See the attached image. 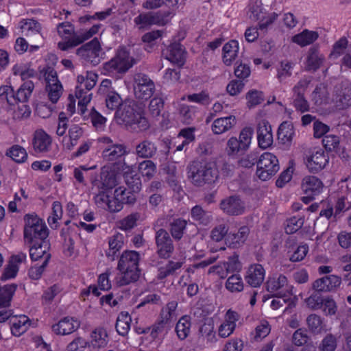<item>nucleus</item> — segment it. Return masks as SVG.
Segmentation results:
<instances>
[{
    "label": "nucleus",
    "mask_w": 351,
    "mask_h": 351,
    "mask_svg": "<svg viewBox=\"0 0 351 351\" xmlns=\"http://www.w3.org/2000/svg\"><path fill=\"white\" fill-rule=\"evenodd\" d=\"M187 177L196 186L215 183L219 177L216 165L212 162L193 160L187 167Z\"/></svg>",
    "instance_id": "1"
},
{
    "label": "nucleus",
    "mask_w": 351,
    "mask_h": 351,
    "mask_svg": "<svg viewBox=\"0 0 351 351\" xmlns=\"http://www.w3.org/2000/svg\"><path fill=\"white\" fill-rule=\"evenodd\" d=\"M114 119L119 125L130 127L136 125L141 131L149 128V122L145 117L143 110L134 101L122 104L117 110Z\"/></svg>",
    "instance_id": "2"
},
{
    "label": "nucleus",
    "mask_w": 351,
    "mask_h": 351,
    "mask_svg": "<svg viewBox=\"0 0 351 351\" xmlns=\"http://www.w3.org/2000/svg\"><path fill=\"white\" fill-rule=\"evenodd\" d=\"M139 254L136 251H124L118 263L117 269L122 276L118 281L120 286H124L136 282L141 275L138 268Z\"/></svg>",
    "instance_id": "3"
},
{
    "label": "nucleus",
    "mask_w": 351,
    "mask_h": 351,
    "mask_svg": "<svg viewBox=\"0 0 351 351\" xmlns=\"http://www.w3.org/2000/svg\"><path fill=\"white\" fill-rule=\"evenodd\" d=\"M135 63V59L130 56L128 51L120 49L114 58L104 64V70L109 75L123 74Z\"/></svg>",
    "instance_id": "4"
},
{
    "label": "nucleus",
    "mask_w": 351,
    "mask_h": 351,
    "mask_svg": "<svg viewBox=\"0 0 351 351\" xmlns=\"http://www.w3.org/2000/svg\"><path fill=\"white\" fill-rule=\"evenodd\" d=\"M135 63V59L130 56L128 51L120 49L114 58L104 64V70L109 75L123 74Z\"/></svg>",
    "instance_id": "5"
},
{
    "label": "nucleus",
    "mask_w": 351,
    "mask_h": 351,
    "mask_svg": "<svg viewBox=\"0 0 351 351\" xmlns=\"http://www.w3.org/2000/svg\"><path fill=\"white\" fill-rule=\"evenodd\" d=\"M47 228L42 219L36 215L25 216V226L24 230L25 239L29 242L34 240L43 241L47 237Z\"/></svg>",
    "instance_id": "6"
},
{
    "label": "nucleus",
    "mask_w": 351,
    "mask_h": 351,
    "mask_svg": "<svg viewBox=\"0 0 351 351\" xmlns=\"http://www.w3.org/2000/svg\"><path fill=\"white\" fill-rule=\"evenodd\" d=\"M279 169L277 157L270 152H265L257 162L256 175L261 180L266 181L274 176Z\"/></svg>",
    "instance_id": "7"
},
{
    "label": "nucleus",
    "mask_w": 351,
    "mask_h": 351,
    "mask_svg": "<svg viewBox=\"0 0 351 351\" xmlns=\"http://www.w3.org/2000/svg\"><path fill=\"white\" fill-rule=\"evenodd\" d=\"M134 90L137 98L147 100L153 95L155 84L147 75L136 73L134 75Z\"/></svg>",
    "instance_id": "8"
},
{
    "label": "nucleus",
    "mask_w": 351,
    "mask_h": 351,
    "mask_svg": "<svg viewBox=\"0 0 351 351\" xmlns=\"http://www.w3.org/2000/svg\"><path fill=\"white\" fill-rule=\"evenodd\" d=\"M101 47L99 41L97 38L83 45L76 51V53L82 56L86 62L93 66L99 64L101 58L100 53Z\"/></svg>",
    "instance_id": "9"
},
{
    "label": "nucleus",
    "mask_w": 351,
    "mask_h": 351,
    "mask_svg": "<svg viewBox=\"0 0 351 351\" xmlns=\"http://www.w3.org/2000/svg\"><path fill=\"white\" fill-rule=\"evenodd\" d=\"M155 240L159 257L169 258L174 251V245L169 232L163 228H160L156 232Z\"/></svg>",
    "instance_id": "10"
},
{
    "label": "nucleus",
    "mask_w": 351,
    "mask_h": 351,
    "mask_svg": "<svg viewBox=\"0 0 351 351\" xmlns=\"http://www.w3.org/2000/svg\"><path fill=\"white\" fill-rule=\"evenodd\" d=\"M220 209L230 216L242 215L245 211V203L239 195H231L223 199L219 204Z\"/></svg>",
    "instance_id": "11"
},
{
    "label": "nucleus",
    "mask_w": 351,
    "mask_h": 351,
    "mask_svg": "<svg viewBox=\"0 0 351 351\" xmlns=\"http://www.w3.org/2000/svg\"><path fill=\"white\" fill-rule=\"evenodd\" d=\"M341 284V278L337 275H326L315 280L312 289L324 293L336 291Z\"/></svg>",
    "instance_id": "12"
},
{
    "label": "nucleus",
    "mask_w": 351,
    "mask_h": 351,
    "mask_svg": "<svg viewBox=\"0 0 351 351\" xmlns=\"http://www.w3.org/2000/svg\"><path fill=\"white\" fill-rule=\"evenodd\" d=\"M267 290L276 293V297H287L290 294V287L285 276L278 275L269 278L266 282Z\"/></svg>",
    "instance_id": "13"
},
{
    "label": "nucleus",
    "mask_w": 351,
    "mask_h": 351,
    "mask_svg": "<svg viewBox=\"0 0 351 351\" xmlns=\"http://www.w3.org/2000/svg\"><path fill=\"white\" fill-rule=\"evenodd\" d=\"M257 140L258 146L262 149L269 147L273 143L271 126L265 120H260L256 125Z\"/></svg>",
    "instance_id": "14"
},
{
    "label": "nucleus",
    "mask_w": 351,
    "mask_h": 351,
    "mask_svg": "<svg viewBox=\"0 0 351 351\" xmlns=\"http://www.w3.org/2000/svg\"><path fill=\"white\" fill-rule=\"evenodd\" d=\"M31 320L25 315H15L10 318V330L12 335L20 337L27 331Z\"/></svg>",
    "instance_id": "15"
},
{
    "label": "nucleus",
    "mask_w": 351,
    "mask_h": 351,
    "mask_svg": "<svg viewBox=\"0 0 351 351\" xmlns=\"http://www.w3.org/2000/svg\"><path fill=\"white\" fill-rule=\"evenodd\" d=\"M167 16L160 12L141 14L134 19V22L137 25H141L140 28L152 25H164L167 23L165 19Z\"/></svg>",
    "instance_id": "16"
},
{
    "label": "nucleus",
    "mask_w": 351,
    "mask_h": 351,
    "mask_svg": "<svg viewBox=\"0 0 351 351\" xmlns=\"http://www.w3.org/2000/svg\"><path fill=\"white\" fill-rule=\"evenodd\" d=\"M49 245L47 241H40L39 243L34 244L29 249V255L33 261H40L47 265L50 258L49 253Z\"/></svg>",
    "instance_id": "17"
},
{
    "label": "nucleus",
    "mask_w": 351,
    "mask_h": 351,
    "mask_svg": "<svg viewBox=\"0 0 351 351\" xmlns=\"http://www.w3.org/2000/svg\"><path fill=\"white\" fill-rule=\"evenodd\" d=\"M26 258V254L24 253H19L12 256L1 276V279L6 280L15 278L21 265L25 262Z\"/></svg>",
    "instance_id": "18"
},
{
    "label": "nucleus",
    "mask_w": 351,
    "mask_h": 351,
    "mask_svg": "<svg viewBox=\"0 0 351 351\" xmlns=\"http://www.w3.org/2000/svg\"><path fill=\"white\" fill-rule=\"evenodd\" d=\"M95 84L96 83L93 81L86 79L84 87L86 91H84L82 88H80L79 86L76 87L75 97L78 99V107L81 114H84L86 110V105L91 100V94L88 93V91L91 90Z\"/></svg>",
    "instance_id": "19"
},
{
    "label": "nucleus",
    "mask_w": 351,
    "mask_h": 351,
    "mask_svg": "<svg viewBox=\"0 0 351 351\" xmlns=\"http://www.w3.org/2000/svg\"><path fill=\"white\" fill-rule=\"evenodd\" d=\"M328 162V156L323 151H317L306 158V165L311 172L317 173Z\"/></svg>",
    "instance_id": "20"
},
{
    "label": "nucleus",
    "mask_w": 351,
    "mask_h": 351,
    "mask_svg": "<svg viewBox=\"0 0 351 351\" xmlns=\"http://www.w3.org/2000/svg\"><path fill=\"white\" fill-rule=\"evenodd\" d=\"M157 152L158 147L156 143L147 138L139 142L135 147V154L143 159L153 158Z\"/></svg>",
    "instance_id": "21"
},
{
    "label": "nucleus",
    "mask_w": 351,
    "mask_h": 351,
    "mask_svg": "<svg viewBox=\"0 0 351 351\" xmlns=\"http://www.w3.org/2000/svg\"><path fill=\"white\" fill-rule=\"evenodd\" d=\"M34 89V84L31 81L26 82L21 85L18 90L15 98L16 104L17 101L21 102L22 104L19 108L25 109L24 112L22 114L23 117H28L30 114V110L28 106L24 103L27 101L30 97Z\"/></svg>",
    "instance_id": "22"
},
{
    "label": "nucleus",
    "mask_w": 351,
    "mask_h": 351,
    "mask_svg": "<svg viewBox=\"0 0 351 351\" xmlns=\"http://www.w3.org/2000/svg\"><path fill=\"white\" fill-rule=\"evenodd\" d=\"M33 148L36 153H45L49 150L51 138L45 131H36L33 139Z\"/></svg>",
    "instance_id": "23"
},
{
    "label": "nucleus",
    "mask_w": 351,
    "mask_h": 351,
    "mask_svg": "<svg viewBox=\"0 0 351 351\" xmlns=\"http://www.w3.org/2000/svg\"><path fill=\"white\" fill-rule=\"evenodd\" d=\"M91 340L88 343L89 347L98 350L101 348H104L108 342V335L105 328L102 327L96 328L90 334Z\"/></svg>",
    "instance_id": "24"
},
{
    "label": "nucleus",
    "mask_w": 351,
    "mask_h": 351,
    "mask_svg": "<svg viewBox=\"0 0 351 351\" xmlns=\"http://www.w3.org/2000/svg\"><path fill=\"white\" fill-rule=\"evenodd\" d=\"M265 269L260 264L252 265L246 276L247 282L253 287H259L265 278Z\"/></svg>",
    "instance_id": "25"
},
{
    "label": "nucleus",
    "mask_w": 351,
    "mask_h": 351,
    "mask_svg": "<svg viewBox=\"0 0 351 351\" xmlns=\"http://www.w3.org/2000/svg\"><path fill=\"white\" fill-rule=\"evenodd\" d=\"M250 230L247 226L241 227L237 232H230L226 235V243L232 248L241 246L246 241Z\"/></svg>",
    "instance_id": "26"
},
{
    "label": "nucleus",
    "mask_w": 351,
    "mask_h": 351,
    "mask_svg": "<svg viewBox=\"0 0 351 351\" xmlns=\"http://www.w3.org/2000/svg\"><path fill=\"white\" fill-rule=\"evenodd\" d=\"M302 189L304 194H319L323 188L322 182L316 176H305L302 182Z\"/></svg>",
    "instance_id": "27"
},
{
    "label": "nucleus",
    "mask_w": 351,
    "mask_h": 351,
    "mask_svg": "<svg viewBox=\"0 0 351 351\" xmlns=\"http://www.w3.org/2000/svg\"><path fill=\"white\" fill-rule=\"evenodd\" d=\"M324 56L321 54L317 47H311L306 58V69L308 71H316L323 64Z\"/></svg>",
    "instance_id": "28"
},
{
    "label": "nucleus",
    "mask_w": 351,
    "mask_h": 351,
    "mask_svg": "<svg viewBox=\"0 0 351 351\" xmlns=\"http://www.w3.org/2000/svg\"><path fill=\"white\" fill-rule=\"evenodd\" d=\"M237 123L234 116L218 118L212 124V131L215 134H221L230 130Z\"/></svg>",
    "instance_id": "29"
},
{
    "label": "nucleus",
    "mask_w": 351,
    "mask_h": 351,
    "mask_svg": "<svg viewBox=\"0 0 351 351\" xmlns=\"http://www.w3.org/2000/svg\"><path fill=\"white\" fill-rule=\"evenodd\" d=\"M306 326L310 333L314 335H320L326 331V324L321 316L312 313L306 319Z\"/></svg>",
    "instance_id": "30"
},
{
    "label": "nucleus",
    "mask_w": 351,
    "mask_h": 351,
    "mask_svg": "<svg viewBox=\"0 0 351 351\" xmlns=\"http://www.w3.org/2000/svg\"><path fill=\"white\" fill-rule=\"evenodd\" d=\"M167 59L171 62L183 64L184 61V49L178 43H172L167 49Z\"/></svg>",
    "instance_id": "31"
},
{
    "label": "nucleus",
    "mask_w": 351,
    "mask_h": 351,
    "mask_svg": "<svg viewBox=\"0 0 351 351\" xmlns=\"http://www.w3.org/2000/svg\"><path fill=\"white\" fill-rule=\"evenodd\" d=\"M239 52V43L236 40H231L223 47V61L227 66L232 64L237 57Z\"/></svg>",
    "instance_id": "32"
},
{
    "label": "nucleus",
    "mask_w": 351,
    "mask_h": 351,
    "mask_svg": "<svg viewBox=\"0 0 351 351\" xmlns=\"http://www.w3.org/2000/svg\"><path fill=\"white\" fill-rule=\"evenodd\" d=\"M191 215L193 220L203 226L209 225L213 220L211 213L204 210L199 205H196L192 208Z\"/></svg>",
    "instance_id": "33"
},
{
    "label": "nucleus",
    "mask_w": 351,
    "mask_h": 351,
    "mask_svg": "<svg viewBox=\"0 0 351 351\" xmlns=\"http://www.w3.org/2000/svg\"><path fill=\"white\" fill-rule=\"evenodd\" d=\"M125 154V147L123 145L112 144L103 151L102 156L107 161H114Z\"/></svg>",
    "instance_id": "34"
},
{
    "label": "nucleus",
    "mask_w": 351,
    "mask_h": 351,
    "mask_svg": "<svg viewBox=\"0 0 351 351\" xmlns=\"http://www.w3.org/2000/svg\"><path fill=\"white\" fill-rule=\"evenodd\" d=\"M116 185V178L112 172L102 171L100 175V180H96L94 186L99 189L106 191L112 189Z\"/></svg>",
    "instance_id": "35"
},
{
    "label": "nucleus",
    "mask_w": 351,
    "mask_h": 351,
    "mask_svg": "<svg viewBox=\"0 0 351 351\" xmlns=\"http://www.w3.org/2000/svg\"><path fill=\"white\" fill-rule=\"evenodd\" d=\"M19 27L22 33L27 36L40 34L42 29L40 23L33 19L21 21L19 23Z\"/></svg>",
    "instance_id": "36"
},
{
    "label": "nucleus",
    "mask_w": 351,
    "mask_h": 351,
    "mask_svg": "<svg viewBox=\"0 0 351 351\" xmlns=\"http://www.w3.org/2000/svg\"><path fill=\"white\" fill-rule=\"evenodd\" d=\"M0 104L3 108L12 107L16 104L14 90L10 86H0Z\"/></svg>",
    "instance_id": "37"
},
{
    "label": "nucleus",
    "mask_w": 351,
    "mask_h": 351,
    "mask_svg": "<svg viewBox=\"0 0 351 351\" xmlns=\"http://www.w3.org/2000/svg\"><path fill=\"white\" fill-rule=\"evenodd\" d=\"M319 37L317 32L303 30L301 33L296 34L293 37V41L299 45L304 47L313 43Z\"/></svg>",
    "instance_id": "38"
},
{
    "label": "nucleus",
    "mask_w": 351,
    "mask_h": 351,
    "mask_svg": "<svg viewBox=\"0 0 351 351\" xmlns=\"http://www.w3.org/2000/svg\"><path fill=\"white\" fill-rule=\"evenodd\" d=\"M186 225L187 221L181 218L173 219L169 223V230L175 240L179 241L182 238Z\"/></svg>",
    "instance_id": "39"
},
{
    "label": "nucleus",
    "mask_w": 351,
    "mask_h": 351,
    "mask_svg": "<svg viewBox=\"0 0 351 351\" xmlns=\"http://www.w3.org/2000/svg\"><path fill=\"white\" fill-rule=\"evenodd\" d=\"M67 49L75 47L83 43L86 39L82 31L74 32L72 25L67 22Z\"/></svg>",
    "instance_id": "40"
},
{
    "label": "nucleus",
    "mask_w": 351,
    "mask_h": 351,
    "mask_svg": "<svg viewBox=\"0 0 351 351\" xmlns=\"http://www.w3.org/2000/svg\"><path fill=\"white\" fill-rule=\"evenodd\" d=\"M16 289V286L14 284L6 285L0 288V308L10 306Z\"/></svg>",
    "instance_id": "41"
},
{
    "label": "nucleus",
    "mask_w": 351,
    "mask_h": 351,
    "mask_svg": "<svg viewBox=\"0 0 351 351\" xmlns=\"http://www.w3.org/2000/svg\"><path fill=\"white\" fill-rule=\"evenodd\" d=\"M131 317L128 313L121 312L117 319L115 325L117 332L122 336H125L130 328Z\"/></svg>",
    "instance_id": "42"
},
{
    "label": "nucleus",
    "mask_w": 351,
    "mask_h": 351,
    "mask_svg": "<svg viewBox=\"0 0 351 351\" xmlns=\"http://www.w3.org/2000/svg\"><path fill=\"white\" fill-rule=\"evenodd\" d=\"M114 195L122 205L123 204H134L136 200V195L134 193L122 186L116 189Z\"/></svg>",
    "instance_id": "43"
},
{
    "label": "nucleus",
    "mask_w": 351,
    "mask_h": 351,
    "mask_svg": "<svg viewBox=\"0 0 351 351\" xmlns=\"http://www.w3.org/2000/svg\"><path fill=\"white\" fill-rule=\"evenodd\" d=\"M191 322L188 316L182 317L176 326L178 337L181 340L185 339L190 332Z\"/></svg>",
    "instance_id": "44"
},
{
    "label": "nucleus",
    "mask_w": 351,
    "mask_h": 351,
    "mask_svg": "<svg viewBox=\"0 0 351 351\" xmlns=\"http://www.w3.org/2000/svg\"><path fill=\"white\" fill-rule=\"evenodd\" d=\"M6 155L19 163L25 162L27 158L26 150L19 145H14L9 148L6 152Z\"/></svg>",
    "instance_id": "45"
},
{
    "label": "nucleus",
    "mask_w": 351,
    "mask_h": 351,
    "mask_svg": "<svg viewBox=\"0 0 351 351\" xmlns=\"http://www.w3.org/2000/svg\"><path fill=\"white\" fill-rule=\"evenodd\" d=\"M310 340V336L306 333L304 328H298L292 335L291 343L293 346L297 347L306 346L308 341Z\"/></svg>",
    "instance_id": "46"
},
{
    "label": "nucleus",
    "mask_w": 351,
    "mask_h": 351,
    "mask_svg": "<svg viewBox=\"0 0 351 351\" xmlns=\"http://www.w3.org/2000/svg\"><path fill=\"white\" fill-rule=\"evenodd\" d=\"M337 346V337L331 333L327 334L318 346L319 351H335Z\"/></svg>",
    "instance_id": "47"
},
{
    "label": "nucleus",
    "mask_w": 351,
    "mask_h": 351,
    "mask_svg": "<svg viewBox=\"0 0 351 351\" xmlns=\"http://www.w3.org/2000/svg\"><path fill=\"white\" fill-rule=\"evenodd\" d=\"M14 75L21 76L23 80L32 77L34 71L30 68L27 63H17L12 67Z\"/></svg>",
    "instance_id": "48"
},
{
    "label": "nucleus",
    "mask_w": 351,
    "mask_h": 351,
    "mask_svg": "<svg viewBox=\"0 0 351 351\" xmlns=\"http://www.w3.org/2000/svg\"><path fill=\"white\" fill-rule=\"evenodd\" d=\"M89 117L93 127L97 131L104 130L107 119L97 112L94 107L90 110Z\"/></svg>",
    "instance_id": "49"
},
{
    "label": "nucleus",
    "mask_w": 351,
    "mask_h": 351,
    "mask_svg": "<svg viewBox=\"0 0 351 351\" xmlns=\"http://www.w3.org/2000/svg\"><path fill=\"white\" fill-rule=\"evenodd\" d=\"M62 216V207L59 202H55L53 204L52 214L48 218V223L50 227L56 229L58 226V220Z\"/></svg>",
    "instance_id": "50"
},
{
    "label": "nucleus",
    "mask_w": 351,
    "mask_h": 351,
    "mask_svg": "<svg viewBox=\"0 0 351 351\" xmlns=\"http://www.w3.org/2000/svg\"><path fill=\"white\" fill-rule=\"evenodd\" d=\"M125 182L128 186V190L134 193L135 195L138 193L141 189V180L140 176L137 174H126L124 176Z\"/></svg>",
    "instance_id": "51"
},
{
    "label": "nucleus",
    "mask_w": 351,
    "mask_h": 351,
    "mask_svg": "<svg viewBox=\"0 0 351 351\" xmlns=\"http://www.w3.org/2000/svg\"><path fill=\"white\" fill-rule=\"evenodd\" d=\"M337 106L340 109L347 108L351 106V88L343 89L335 97Z\"/></svg>",
    "instance_id": "52"
},
{
    "label": "nucleus",
    "mask_w": 351,
    "mask_h": 351,
    "mask_svg": "<svg viewBox=\"0 0 351 351\" xmlns=\"http://www.w3.org/2000/svg\"><path fill=\"white\" fill-rule=\"evenodd\" d=\"M294 132L292 128H290L287 123H282L278 131V138L282 141L283 144L290 143L292 141Z\"/></svg>",
    "instance_id": "53"
},
{
    "label": "nucleus",
    "mask_w": 351,
    "mask_h": 351,
    "mask_svg": "<svg viewBox=\"0 0 351 351\" xmlns=\"http://www.w3.org/2000/svg\"><path fill=\"white\" fill-rule=\"evenodd\" d=\"M226 288L231 292H240L243 289V283L241 278L237 274L230 276L226 282Z\"/></svg>",
    "instance_id": "54"
},
{
    "label": "nucleus",
    "mask_w": 351,
    "mask_h": 351,
    "mask_svg": "<svg viewBox=\"0 0 351 351\" xmlns=\"http://www.w3.org/2000/svg\"><path fill=\"white\" fill-rule=\"evenodd\" d=\"M322 144L328 152H335L340 146L339 137L335 135H326L322 139Z\"/></svg>",
    "instance_id": "55"
},
{
    "label": "nucleus",
    "mask_w": 351,
    "mask_h": 351,
    "mask_svg": "<svg viewBox=\"0 0 351 351\" xmlns=\"http://www.w3.org/2000/svg\"><path fill=\"white\" fill-rule=\"evenodd\" d=\"M199 332L208 341L213 342L215 341V332L214 331V324L212 320H208L202 324Z\"/></svg>",
    "instance_id": "56"
},
{
    "label": "nucleus",
    "mask_w": 351,
    "mask_h": 351,
    "mask_svg": "<svg viewBox=\"0 0 351 351\" xmlns=\"http://www.w3.org/2000/svg\"><path fill=\"white\" fill-rule=\"evenodd\" d=\"M138 169L143 176L151 178L156 172V165L152 160L147 159L139 164Z\"/></svg>",
    "instance_id": "57"
},
{
    "label": "nucleus",
    "mask_w": 351,
    "mask_h": 351,
    "mask_svg": "<svg viewBox=\"0 0 351 351\" xmlns=\"http://www.w3.org/2000/svg\"><path fill=\"white\" fill-rule=\"evenodd\" d=\"M61 289L57 285H54L47 289H45L43 292V294L41 298V302L43 304H49L53 300V299L58 296V295L60 293Z\"/></svg>",
    "instance_id": "58"
},
{
    "label": "nucleus",
    "mask_w": 351,
    "mask_h": 351,
    "mask_svg": "<svg viewBox=\"0 0 351 351\" xmlns=\"http://www.w3.org/2000/svg\"><path fill=\"white\" fill-rule=\"evenodd\" d=\"M328 93L327 88L322 84L317 86L313 92V99L317 104H321L323 102H326L328 99Z\"/></svg>",
    "instance_id": "59"
},
{
    "label": "nucleus",
    "mask_w": 351,
    "mask_h": 351,
    "mask_svg": "<svg viewBox=\"0 0 351 351\" xmlns=\"http://www.w3.org/2000/svg\"><path fill=\"white\" fill-rule=\"evenodd\" d=\"M253 134V129L250 127L243 128L239 135V141L241 144L242 150L248 149L251 143L252 136Z\"/></svg>",
    "instance_id": "60"
},
{
    "label": "nucleus",
    "mask_w": 351,
    "mask_h": 351,
    "mask_svg": "<svg viewBox=\"0 0 351 351\" xmlns=\"http://www.w3.org/2000/svg\"><path fill=\"white\" fill-rule=\"evenodd\" d=\"M121 101V98L119 94L111 92L108 93L106 97V105L109 110H117L123 104Z\"/></svg>",
    "instance_id": "61"
},
{
    "label": "nucleus",
    "mask_w": 351,
    "mask_h": 351,
    "mask_svg": "<svg viewBox=\"0 0 351 351\" xmlns=\"http://www.w3.org/2000/svg\"><path fill=\"white\" fill-rule=\"evenodd\" d=\"M246 99H247V105L250 108L260 104L264 100L263 93L256 90L248 92L246 95Z\"/></svg>",
    "instance_id": "62"
},
{
    "label": "nucleus",
    "mask_w": 351,
    "mask_h": 351,
    "mask_svg": "<svg viewBox=\"0 0 351 351\" xmlns=\"http://www.w3.org/2000/svg\"><path fill=\"white\" fill-rule=\"evenodd\" d=\"M322 291H315L306 299V303L307 306L312 309L319 308L322 304H323L324 300L320 295Z\"/></svg>",
    "instance_id": "63"
},
{
    "label": "nucleus",
    "mask_w": 351,
    "mask_h": 351,
    "mask_svg": "<svg viewBox=\"0 0 351 351\" xmlns=\"http://www.w3.org/2000/svg\"><path fill=\"white\" fill-rule=\"evenodd\" d=\"M139 217L140 215L138 213H131L120 221V228L125 230L133 228Z\"/></svg>",
    "instance_id": "64"
}]
</instances>
